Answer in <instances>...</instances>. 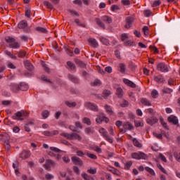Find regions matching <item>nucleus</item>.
Masks as SVG:
<instances>
[{
    "label": "nucleus",
    "mask_w": 180,
    "mask_h": 180,
    "mask_svg": "<svg viewBox=\"0 0 180 180\" xmlns=\"http://www.w3.org/2000/svg\"><path fill=\"white\" fill-rule=\"evenodd\" d=\"M163 94H171L172 92V89L169 88H165L162 89Z\"/></svg>",
    "instance_id": "obj_58"
},
{
    "label": "nucleus",
    "mask_w": 180,
    "mask_h": 180,
    "mask_svg": "<svg viewBox=\"0 0 180 180\" xmlns=\"http://www.w3.org/2000/svg\"><path fill=\"white\" fill-rule=\"evenodd\" d=\"M95 20H96V22L98 25V26H99V27H101V29H105V24L103 22H102L101 19L96 18Z\"/></svg>",
    "instance_id": "obj_26"
},
{
    "label": "nucleus",
    "mask_w": 180,
    "mask_h": 180,
    "mask_svg": "<svg viewBox=\"0 0 180 180\" xmlns=\"http://www.w3.org/2000/svg\"><path fill=\"white\" fill-rule=\"evenodd\" d=\"M100 41L105 46H109V44H110V43L109 42V39H106V38H105L103 37H100Z\"/></svg>",
    "instance_id": "obj_28"
},
{
    "label": "nucleus",
    "mask_w": 180,
    "mask_h": 180,
    "mask_svg": "<svg viewBox=\"0 0 180 180\" xmlns=\"http://www.w3.org/2000/svg\"><path fill=\"white\" fill-rule=\"evenodd\" d=\"M30 157V152L27 150H22L21 153H20L19 158L22 160H26Z\"/></svg>",
    "instance_id": "obj_15"
},
{
    "label": "nucleus",
    "mask_w": 180,
    "mask_h": 180,
    "mask_svg": "<svg viewBox=\"0 0 180 180\" xmlns=\"http://www.w3.org/2000/svg\"><path fill=\"white\" fill-rule=\"evenodd\" d=\"M133 165V162L131 160L128 161L124 163V169H130V167Z\"/></svg>",
    "instance_id": "obj_33"
},
{
    "label": "nucleus",
    "mask_w": 180,
    "mask_h": 180,
    "mask_svg": "<svg viewBox=\"0 0 180 180\" xmlns=\"http://www.w3.org/2000/svg\"><path fill=\"white\" fill-rule=\"evenodd\" d=\"M17 54L18 57H20V58H24L25 57H26V51H20L17 52Z\"/></svg>",
    "instance_id": "obj_39"
},
{
    "label": "nucleus",
    "mask_w": 180,
    "mask_h": 180,
    "mask_svg": "<svg viewBox=\"0 0 180 180\" xmlns=\"http://www.w3.org/2000/svg\"><path fill=\"white\" fill-rule=\"evenodd\" d=\"M132 158H134L135 160H146L147 158V155L144 153L139 152L138 153H134L131 154Z\"/></svg>",
    "instance_id": "obj_7"
},
{
    "label": "nucleus",
    "mask_w": 180,
    "mask_h": 180,
    "mask_svg": "<svg viewBox=\"0 0 180 180\" xmlns=\"http://www.w3.org/2000/svg\"><path fill=\"white\" fill-rule=\"evenodd\" d=\"M145 36H148V34L150 33V30L148 29V27L145 26L142 29Z\"/></svg>",
    "instance_id": "obj_45"
},
{
    "label": "nucleus",
    "mask_w": 180,
    "mask_h": 180,
    "mask_svg": "<svg viewBox=\"0 0 180 180\" xmlns=\"http://www.w3.org/2000/svg\"><path fill=\"white\" fill-rule=\"evenodd\" d=\"M110 91H109V90H104L103 91V96L104 97V98H108V96H109V95H110Z\"/></svg>",
    "instance_id": "obj_52"
},
{
    "label": "nucleus",
    "mask_w": 180,
    "mask_h": 180,
    "mask_svg": "<svg viewBox=\"0 0 180 180\" xmlns=\"http://www.w3.org/2000/svg\"><path fill=\"white\" fill-rule=\"evenodd\" d=\"M75 23H77V25L78 26H81L82 27H86V25L85 24L81 23V21H79V19H75Z\"/></svg>",
    "instance_id": "obj_49"
},
{
    "label": "nucleus",
    "mask_w": 180,
    "mask_h": 180,
    "mask_svg": "<svg viewBox=\"0 0 180 180\" xmlns=\"http://www.w3.org/2000/svg\"><path fill=\"white\" fill-rule=\"evenodd\" d=\"M167 120L169 123H172V124H178V123H179V120H178V117L172 115L167 117Z\"/></svg>",
    "instance_id": "obj_12"
},
{
    "label": "nucleus",
    "mask_w": 180,
    "mask_h": 180,
    "mask_svg": "<svg viewBox=\"0 0 180 180\" xmlns=\"http://www.w3.org/2000/svg\"><path fill=\"white\" fill-rule=\"evenodd\" d=\"M71 160H72L73 164H75L76 165H79L80 167H82V165H84V161H82V160H81V158H79L77 156L72 157Z\"/></svg>",
    "instance_id": "obj_9"
},
{
    "label": "nucleus",
    "mask_w": 180,
    "mask_h": 180,
    "mask_svg": "<svg viewBox=\"0 0 180 180\" xmlns=\"http://www.w3.org/2000/svg\"><path fill=\"white\" fill-rule=\"evenodd\" d=\"M76 155H77V157H84V155H85V153L82 150H77Z\"/></svg>",
    "instance_id": "obj_59"
},
{
    "label": "nucleus",
    "mask_w": 180,
    "mask_h": 180,
    "mask_svg": "<svg viewBox=\"0 0 180 180\" xmlns=\"http://www.w3.org/2000/svg\"><path fill=\"white\" fill-rule=\"evenodd\" d=\"M88 42L89 44H90V46H91V47H94V49H96L99 46V44H98V41H96V39L94 38H89L88 39Z\"/></svg>",
    "instance_id": "obj_13"
},
{
    "label": "nucleus",
    "mask_w": 180,
    "mask_h": 180,
    "mask_svg": "<svg viewBox=\"0 0 180 180\" xmlns=\"http://www.w3.org/2000/svg\"><path fill=\"white\" fill-rule=\"evenodd\" d=\"M120 106H122V108H127V106H129V101L124 100L122 103L120 104Z\"/></svg>",
    "instance_id": "obj_61"
},
{
    "label": "nucleus",
    "mask_w": 180,
    "mask_h": 180,
    "mask_svg": "<svg viewBox=\"0 0 180 180\" xmlns=\"http://www.w3.org/2000/svg\"><path fill=\"white\" fill-rule=\"evenodd\" d=\"M98 131L101 134V136H103L105 140L108 141V143H113V139L109 136V134H108V131H106L105 128H101L98 130Z\"/></svg>",
    "instance_id": "obj_4"
},
{
    "label": "nucleus",
    "mask_w": 180,
    "mask_h": 180,
    "mask_svg": "<svg viewBox=\"0 0 180 180\" xmlns=\"http://www.w3.org/2000/svg\"><path fill=\"white\" fill-rule=\"evenodd\" d=\"M19 85L20 91H27L29 89V86L25 83L21 82Z\"/></svg>",
    "instance_id": "obj_21"
},
{
    "label": "nucleus",
    "mask_w": 180,
    "mask_h": 180,
    "mask_svg": "<svg viewBox=\"0 0 180 180\" xmlns=\"http://www.w3.org/2000/svg\"><path fill=\"white\" fill-rule=\"evenodd\" d=\"M35 30H37V32H39V33H48V31L46 30V29L41 27H36Z\"/></svg>",
    "instance_id": "obj_31"
},
{
    "label": "nucleus",
    "mask_w": 180,
    "mask_h": 180,
    "mask_svg": "<svg viewBox=\"0 0 180 180\" xmlns=\"http://www.w3.org/2000/svg\"><path fill=\"white\" fill-rule=\"evenodd\" d=\"M134 123L136 127H143V126H144V124L140 121H135Z\"/></svg>",
    "instance_id": "obj_63"
},
{
    "label": "nucleus",
    "mask_w": 180,
    "mask_h": 180,
    "mask_svg": "<svg viewBox=\"0 0 180 180\" xmlns=\"http://www.w3.org/2000/svg\"><path fill=\"white\" fill-rule=\"evenodd\" d=\"M129 39V35L126 33L122 34L121 35V40L122 41H124L125 40H127Z\"/></svg>",
    "instance_id": "obj_53"
},
{
    "label": "nucleus",
    "mask_w": 180,
    "mask_h": 180,
    "mask_svg": "<svg viewBox=\"0 0 180 180\" xmlns=\"http://www.w3.org/2000/svg\"><path fill=\"white\" fill-rule=\"evenodd\" d=\"M44 6H46V8H48V9H53V4H51V3H50V2H49V1H44Z\"/></svg>",
    "instance_id": "obj_42"
},
{
    "label": "nucleus",
    "mask_w": 180,
    "mask_h": 180,
    "mask_svg": "<svg viewBox=\"0 0 180 180\" xmlns=\"http://www.w3.org/2000/svg\"><path fill=\"white\" fill-rule=\"evenodd\" d=\"M5 40L6 43H8V47H10V49H20V44L16 41V39H15V38L12 37H6L5 38Z\"/></svg>",
    "instance_id": "obj_1"
},
{
    "label": "nucleus",
    "mask_w": 180,
    "mask_h": 180,
    "mask_svg": "<svg viewBox=\"0 0 180 180\" xmlns=\"http://www.w3.org/2000/svg\"><path fill=\"white\" fill-rule=\"evenodd\" d=\"M146 171H147V172H148L149 174H150V175H153V176H155V172H154V170L151 168H150L149 167H145Z\"/></svg>",
    "instance_id": "obj_41"
},
{
    "label": "nucleus",
    "mask_w": 180,
    "mask_h": 180,
    "mask_svg": "<svg viewBox=\"0 0 180 180\" xmlns=\"http://www.w3.org/2000/svg\"><path fill=\"white\" fill-rule=\"evenodd\" d=\"M85 105L86 108H88V109H90L91 110H94V112H98L99 110L98 109V105H95L94 103L87 102Z\"/></svg>",
    "instance_id": "obj_11"
},
{
    "label": "nucleus",
    "mask_w": 180,
    "mask_h": 180,
    "mask_svg": "<svg viewBox=\"0 0 180 180\" xmlns=\"http://www.w3.org/2000/svg\"><path fill=\"white\" fill-rule=\"evenodd\" d=\"M102 83L101 82V80L96 79L94 82L91 83V86H99Z\"/></svg>",
    "instance_id": "obj_37"
},
{
    "label": "nucleus",
    "mask_w": 180,
    "mask_h": 180,
    "mask_svg": "<svg viewBox=\"0 0 180 180\" xmlns=\"http://www.w3.org/2000/svg\"><path fill=\"white\" fill-rule=\"evenodd\" d=\"M87 172L89 174H91V175H95V174H96V168H92L91 167L90 169H89L87 170Z\"/></svg>",
    "instance_id": "obj_47"
},
{
    "label": "nucleus",
    "mask_w": 180,
    "mask_h": 180,
    "mask_svg": "<svg viewBox=\"0 0 180 180\" xmlns=\"http://www.w3.org/2000/svg\"><path fill=\"white\" fill-rule=\"evenodd\" d=\"M96 123H102V122H105V123H108L109 122V118L106 117L103 114H100L98 117L96 119Z\"/></svg>",
    "instance_id": "obj_10"
},
{
    "label": "nucleus",
    "mask_w": 180,
    "mask_h": 180,
    "mask_svg": "<svg viewBox=\"0 0 180 180\" xmlns=\"http://www.w3.org/2000/svg\"><path fill=\"white\" fill-rule=\"evenodd\" d=\"M105 109L108 115H113V110H112V107H110V105H105Z\"/></svg>",
    "instance_id": "obj_32"
},
{
    "label": "nucleus",
    "mask_w": 180,
    "mask_h": 180,
    "mask_svg": "<svg viewBox=\"0 0 180 180\" xmlns=\"http://www.w3.org/2000/svg\"><path fill=\"white\" fill-rule=\"evenodd\" d=\"M50 165H51L52 167H56V162L53 160L48 159L46 160L45 164L43 165V167L47 171H51V167Z\"/></svg>",
    "instance_id": "obj_6"
},
{
    "label": "nucleus",
    "mask_w": 180,
    "mask_h": 180,
    "mask_svg": "<svg viewBox=\"0 0 180 180\" xmlns=\"http://www.w3.org/2000/svg\"><path fill=\"white\" fill-rule=\"evenodd\" d=\"M73 171L74 172H75L77 175H79V174H81V172L79 171V168H78V167L77 166L73 167Z\"/></svg>",
    "instance_id": "obj_60"
},
{
    "label": "nucleus",
    "mask_w": 180,
    "mask_h": 180,
    "mask_svg": "<svg viewBox=\"0 0 180 180\" xmlns=\"http://www.w3.org/2000/svg\"><path fill=\"white\" fill-rule=\"evenodd\" d=\"M10 89L11 91L17 93L20 91V87H19V84H11L10 85Z\"/></svg>",
    "instance_id": "obj_18"
},
{
    "label": "nucleus",
    "mask_w": 180,
    "mask_h": 180,
    "mask_svg": "<svg viewBox=\"0 0 180 180\" xmlns=\"http://www.w3.org/2000/svg\"><path fill=\"white\" fill-rule=\"evenodd\" d=\"M49 115L50 112L49 110H44L41 112V116H43L44 119H47Z\"/></svg>",
    "instance_id": "obj_44"
},
{
    "label": "nucleus",
    "mask_w": 180,
    "mask_h": 180,
    "mask_svg": "<svg viewBox=\"0 0 180 180\" xmlns=\"http://www.w3.org/2000/svg\"><path fill=\"white\" fill-rule=\"evenodd\" d=\"M23 116H29V112H27V111H18L15 115L12 116V119H13V120H23L22 118Z\"/></svg>",
    "instance_id": "obj_3"
},
{
    "label": "nucleus",
    "mask_w": 180,
    "mask_h": 180,
    "mask_svg": "<svg viewBox=\"0 0 180 180\" xmlns=\"http://www.w3.org/2000/svg\"><path fill=\"white\" fill-rule=\"evenodd\" d=\"M68 79L72 81V82H75V84H78V78H77L73 75H68Z\"/></svg>",
    "instance_id": "obj_27"
},
{
    "label": "nucleus",
    "mask_w": 180,
    "mask_h": 180,
    "mask_svg": "<svg viewBox=\"0 0 180 180\" xmlns=\"http://www.w3.org/2000/svg\"><path fill=\"white\" fill-rule=\"evenodd\" d=\"M154 81H155V82H162V81H164V79L162 78V75L155 76L154 77Z\"/></svg>",
    "instance_id": "obj_38"
},
{
    "label": "nucleus",
    "mask_w": 180,
    "mask_h": 180,
    "mask_svg": "<svg viewBox=\"0 0 180 180\" xmlns=\"http://www.w3.org/2000/svg\"><path fill=\"white\" fill-rule=\"evenodd\" d=\"M51 151H53L54 153H61V150L58 149V148L56 147H50Z\"/></svg>",
    "instance_id": "obj_57"
},
{
    "label": "nucleus",
    "mask_w": 180,
    "mask_h": 180,
    "mask_svg": "<svg viewBox=\"0 0 180 180\" xmlns=\"http://www.w3.org/2000/svg\"><path fill=\"white\" fill-rule=\"evenodd\" d=\"M153 136L156 137V139H159V140H162V134H158L157 132H153Z\"/></svg>",
    "instance_id": "obj_54"
},
{
    "label": "nucleus",
    "mask_w": 180,
    "mask_h": 180,
    "mask_svg": "<svg viewBox=\"0 0 180 180\" xmlns=\"http://www.w3.org/2000/svg\"><path fill=\"white\" fill-rule=\"evenodd\" d=\"M82 122H83V123H84V124H87V126H91V119H89L88 117H84L82 119Z\"/></svg>",
    "instance_id": "obj_35"
},
{
    "label": "nucleus",
    "mask_w": 180,
    "mask_h": 180,
    "mask_svg": "<svg viewBox=\"0 0 180 180\" xmlns=\"http://www.w3.org/2000/svg\"><path fill=\"white\" fill-rule=\"evenodd\" d=\"M4 53L8 56V57H10V58H12V60H18V57L13 54H12V53H11L9 51L6 50L4 51Z\"/></svg>",
    "instance_id": "obj_23"
},
{
    "label": "nucleus",
    "mask_w": 180,
    "mask_h": 180,
    "mask_svg": "<svg viewBox=\"0 0 180 180\" xmlns=\"http://www.w3.org/2000/svg\"><path fill=\"white\" fill-rule=\"evenodd\" d=\"M158 71H160V72H168L169 71V68H168V65L165 63H160L157 65Z\"/></svg>",
    "instance_id": "obj_5"
},
{
    "label": "nucleus",
    "mask_w": 180,
    "mask_h": 180,
    "mask_svg": "<svg viewBox=\"0 0 180 180\" xmlns=\"http://www.w3.org/2000/svg\"><path fill=\"white\" fill-rule=\"evenodd\" d=\"M82 178L84 180H91V176L88 175L86 173H82Z\"/></svg>",
    "instance_id": "obj_48"
},
{
    "label": "nucleus",
    "mask_w": 180,
    "mask_h": 180,
    "mask_svg": "<svg viewBox=\"0 0 180 180\" xmlns=\"http://www.w3.org/2000/svg\"><path fill=\"white\" fill-rule=\"evenodd\" d=\"M120 72L121 74H124L126 72V64L124 63H120L119 64Z\"/></svg>",
    "instance_id": "obj_22"
},
{
    "label": "nucleus",
    "mask_w": 180,
    "mask_h": 180,
    "mask_svg": "<svg viewBox=\"0 0 180 180\" xmlns=\"http://www.w3.org/2000/svg\"><path fill=\"white\" fill-rule=\"evenodd\" d=\"M108 171L114 174V175H118V176L120 175V172L115 168L110 167V169H108Z\"/></svg>",
    "instance_id": "obj_30"
},
{
    "label": "nucleus",
    "mask_w": 180,
    "mask_h": 180,
    "mask_svg": "<svg viewBox=\"0 0 180 180\" xmlns=\"http://www.w3.org/2000/svg\"><path fill=\"white\" fill-rule=\"evenodd\" d=\"M133 143L136 147H138L139 148H141V143H140V142H139V141L136 139H133Z\"/></svg>",
    "instance_id": "obj_43"
},
{
    "label": "nucleus",
    "mask_w": 180,
    "mask_h": 180,
    "mask_svg": "<svg viewBox=\"0 0 180 180\" xmlns=\"http://www.w3.org/2000/svg\"><path fill=\"white\" fill-rule=\"evenodd\" d=\"M152 97L155 99V98H158V91L157 90H153L151 92Z\"/></svg>",
    "instance_id": "obj_55"
},
{
    "label": "nucleus",
    "mask_w": 180,
    "mask_h": 180,
    "mask_svg": "<svg viewBox=\"0 0 180 180\" xmlns=\"http://www.w3.org/2000/svg\"><path fill=\"white\" fill-rule=\"evenodd\" d=\"M18 29H25V27H27V21L22 20L18 25Z\"/></svg>",
    "instance_id": "obj_20"
},
{
    "label": "nucleus",
    "mask_w": 180,
    "mask_h": 180,
    "mask_svg": "<svg viewBox=\"0 0 180 180\" xmlns=\"http://www.w3.org/2000/svg\"><path fill=\"white\" fill-rule=\"evenodd\" d=\"M123 89H122L121 87H118L116 90V95L119 97V98H123Z\"/></svg>",
    "instance_id": "obj_24"
},
{
    "label": "nucleus",
    "mask_w": 180,
    "mask_h": 180,
    "mask_svg": "<svg viewBox=\"0 0 180 180\" xmlns=\"http://www.w3.org/2000/svg\"><path fill=\"white\" fill-rule=\"evenodd\" d=\"M126 25H124L125 29H130L131 27L133 22H134V18L133 17H127L125 20Z\"/></svg>",
    "instance_id": "obj_8"
},
{
    "label": "nucleus",
    "mask_w": 180,
    "mask_h": 180,
    "mask_svg": "<svg viewBox=\"0 0 180 180\" xmlns=\"http://www.w3.org/2000/svg\"><path fill=\"white\" fill-rule=\"evenodd\" d=\"M103 22H105V23H108V25L110 24L112 22V18L108 15H104L101 18Z\"/></svg>",
    "instance_id": "obj_25"
},
{
    "label": "nucleus",
    "mask_w": 180,
    "mask_h": 180,
    "mask_svg": "<svg viewBox=\"0 0 180 180\" xmlns=\"http://www.w3.org/2000/svg\"><path fill=\"white\" fill-rule=\"evenodd\" d=\"M45 178L47 180H51L54 179V176L50 173H48L45 175Z\"/></svg>",
    "instance_id": "obj_56"
},
{
    "label": "nucleus",
    "mask_w": 180,
    "mask_h": 180,
    "mask_svg": "<svg viewBox=\"0 0 180 180\" xmlns=\"http://www.w3.org/2000/svg\"><path fill=\"white\" fill-rule=\"evenodd\" d=\"M174 157L178 161V162H180V153H178V152L174 153Z\"/></svg>",
    "instance_id": "obj_51"
},
{
    "label": "nucleus",
    "mask_w": 180,
    "mask_h": 180,
    "mask_svg": "<svg viewBox=\"0 0 180 180\" xmlns=\"http://www.w3.org/2000/svg\"><path fill=\"white\" fill-rule=\"evenodd\" d=\"M60 136H63V137H65L67 140H77L78 141L82 140V136L77 133H62L60 134Z\"/></svg>",
    "instance_id": "obj_2"
},
{
    "label": "nucleus",
    "mask_w": 180,
    "mask_h": 180,
    "mask_svg": "<svg viewBox=\"0 0 180 180\" xmlns=\"http://www.w3.org/2000/svg\"><path fill=\"white\" fill-rule=\"evenodd\" d=\"M86 155L87 157H89V158H91V160H96V158H98V157H96V155L94 153H86Z\"/></svg>",
    "instance_id": "obj_46"
},
{
    "label": "nucleus",
    "mask_w": 180,
    "mask_h": 180,
    "mask_svg": "<svg viewBox=\"0 0 180 180\" xmlns=\"http://www.w3.org/2000/svg\"><path fill=\"white\" fill-rule=\"evenodd\" d=\"M41 65H42L44 71L46 72H48V74H49L50 73V68H49V66L47 65V64H46V63H44V62H42Z\"/></svg>",
    "instance_id": "obj_36"
},
{
    "label": "nucleus",
    "mask_w": 180,
    "mask_h": 180,
    "mask_svg": "<svg viewBox=\"0 0 180 180\" xmlns=\"http://www.w3.org/2000/svg\"><path fill=\"white\" fill-rule=\"evenodd\" d=\"M134 43V41H133V40H129L124 42V46H133Z\"/></svg>",
    "instance_id": "obj_50"
},
{
    "label": "nucleus",
    "mask_w": 180,
    "mask_h": 180,
    "mask_svg": "<svg viewBox=\"0 0 180 180\" xmlns=\"http://www.w3.org/2000/svg\"><path fill=\"white\" fill-rule=\"evenodd\" d=\"M141 102L142 105H145V106H151V103L147 98H142Z\"/></svg>",
    "instance_id": "obj_29"
},
{
    "label": "nucleus",
    "mask_w": 180,
    "mask_h": 180,
    "mask_svg": "<svg viewBox=\"0 0 180 180\" xmlns=\"http://www.w3.org/2000/svg\"><path fill=\"white\" fill-rule=\"evenodd\" d=\"M4 146L6 150H11V145L9 144V139H7L4 141Z\"/></svg>",
    "instance_id": "obj_40"
},
{
    "label": "nucleus",
    "mask_w": 180,
    "mask_h": 180,
    "mask_svg": "<svg viewBox=\"0 0 180 180\" xmlns=\"http://www.w3.org/2000/svg\"><path fill=\"white\" fill-rule=\"evenodd\" d=\"M67 68L68 70H70V71H75L77 70V67L75 66V64L72 63L71 61L67 62Z\"/></svg>",
    "instance_id": "obj_17"
},
{
    "label": "nucleus",
    "mask_w": 180,
    "mask_h": 180,
    "mask_svg": "<svg viewBox=\"0 0 180 180\" xmlns=\"http://www.w3.org/2000/svg\"><path fill=\"white\" fill-rule=\"evenodd\" d=\"M24 64L25 68H27V70H29V71H33V70H34V67L33 66V64L30 63V61L24 60Z\"/></svg>",
    "instance_id": "obj_16"
},
{
    "label": "nucleus",
    "mask_w": 180,
    "mask_h": 180,
    "mask_svg": "<svg viewBox=\"0 0 180 180\" xmlns=\"http://www.w3.org/2000/svg\"><path fill=\"white\" fill-rule=\"evenodd\" d=\"M31 11L30 10V8H26L25 9V16H27V18H30L31 15Z\"/></svg>",
    "instance_id": "obj_64"
},
{
    "label": "nucleus",
    "mask_w": 180,
    "mask_h": 180,
    "mask_svg": "<svg viewBox=\"0 0 180 180\" xmlns=\"http://www.w3.org/2000/svg\"><path fill=\"white\" fill-rule=\"evenodd\" d=\"M123 128L124 130H132L133 129V125L130 122H124L123 124Z\"/></svg>",
    "instance_id": "obj_19"
},
{
    "label": "nucleus",
    "mask_w": 180,
    "mask_h": 180,
    "mask_svg": "<svg viewBox=\"0 0 180 180\" xmlns=\"http://www.w3.org/2000/svg\"><path fill=\"white\" fill-rule=\"evenodd\" d=\"M65 105L68 106V108H75L77 106V103L75 102H70V101H65Z\"/></svg>",
    "instance_id": "obj_34"
},
{
    "label": "nucleus",
    "mask_w": 180,
    "mask_h": 180,
    "mask_svg": "<svg viewBox=\"0 0 180 180\" xmlns=\"http://www.w3.org/2000/svg\"><path fill=\"white\" fill-rule=\"evenodd\" d=\"M158 168H159V169H160V171H162V172H163V174H167V170L165 169L164 167H162V166L160 164L157 165Z\"/></svg>",
    "instance_id": "obj_62"
},
{
    "label": "nucleus",
    "mask_w": 180,
    "mask_h": 180,
    "mask_svg": "<svg viewBox=\"0 0 180 180\" xmlns=\"http://www.w3.org/2000/svg\"><path fill=\"white\" fill-rule=\"evenodd\" d=\"M146 122L148 123V124L153 126V124H155V123L158 122V120L155 117H151L146 119Z\"/></svg>",
    "instance_id": "obj_14"
}]
</instances>
